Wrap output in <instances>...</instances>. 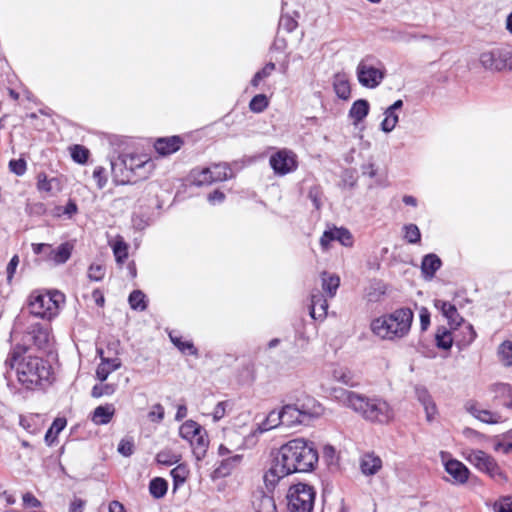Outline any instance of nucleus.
Here are the masks:
<instances>
[{"label": "nucleus", "instance_id": "nucleus-13", "mask_svg": "<svg viewBox=\"0 0 512 512\" xmlns=\"http://www.w3.org/2000/svg\"><path fill=\"white\" fill-rule=\"evenodd\" d=\"M414 393L418 402L423 406L426 420L428 422H432L435 419L438 410L430 392L425 386L416 385L414 388Z\"/></svg>", "mask_w": 512, "mask_h": 512}, {"label": "nucleus", "instance_id": "nucleus-64", "mask_svg": "<svg viewBox=\"0 0 512 512\" xmlns=\"http://www.w3.org/2000/svg\"><path fill=\"white\" fill-rule=\"evenodd\" d=\"M104 172L105 169L101 166H97L93 171V178L96 180L99 189H102L107 182Z\"/></svg>", "mask_w": 512, "mask_h": 512}, {"label": "nucleus", "instance_id": "nucleus-31", "mask_svg": "<svg viewBox=\"0 0 512 512\" xmlns=\"http://www.w3.org/2000/svg\"><path fill=\"white\" fill-rule=\"evenodd\" d=\"M281 410L284 426L292 427L304 422L303 418L301 417V412L298 410L297 404L285 405Z\"/></svg>", "mask_w": 512, "mask_h": 512}, {"label": "nucleus", "instance_id": "nucleus-17", "mask_svg": "<svg viewBox=\"0 0 512 512\" xmlns=\"http://www.w3.org/2000/svg\"><path fill=\"white\" fill-rule=\"evenodd\" d=\"M310 316L315 320H323L327 316L328 303L319 290L311 292Z\"/></svg>", "mask_w": 512, "mask_h": 512}, {"label": "nucleus", "instance_id": "nucleus-42", "mask_svg": "<svg viewBox=\"0 0 512 512\" xmlns=\"http://www.w3.org/2000/svg\"><path fill=\"white\" fill-rule=\"evenodd\" d=\"M191 181L196 186L210 185L212 184V176L208 168H203L201 170L194 169L191 172Z\"/></svg>", "mask_w": 512, "mask_h": 512}, {"label": "nucleus", "instance_id": "nucleus-46", "mask_svg": "<svg viewBox=\"0 0 512 512\" xmlns=\"http://www.w3.org/2000/svg\"><path fill=\"white\" fill-rule=\"evenodd\" d=\"M170 474L175 486L182 485L189 475L188 466L186 464H179L171 470Z\"/></svg>", "mask_w": 512, "mask_h": 512}, {"label": "nucleus", "instance_id": "nucleus-38", "mask_svg": "<svg viewBox=\"0 0 512 512\" xmlns=\"http://www.w3.org/2000/svg\"><path fill=\"white\" fill-rule=\"evenodd\" d=\"M116 262L122 265L128 257V245L121 236H117L111 243Z\"/></svg>", "mask_w": 512, "mask_h": 512}, {"label": "nucleus", "instance_id": "nucleus-11", "mask_svg": "<svg viewBox=\"0 0 512 512\" xmlns=\"http://www.w3.org/2000/svg\"><path fill=\"white\" fill-rule=\"evenodd\" d=\"M293 474L290 468L283 462L277 452L272 458L268 469L265 471L263 480L267 489H274L275 486L286 476Z\"/></svg>", "mask_w": 512, "mask_h": 512}, {"label": "nucleus", "instance_id": "nucleus-29", "mask_svg": "<svg viewBox=\"0 0 512 512\" xmlns=\"http://www.w3.org/2000/svg\"><path fill=\"white\" fill-rule=\"evenodd\" d=\"M72 249L73 247L69 243H63L55 249L50 245L47 260L53 261L55 264H63L70 258Z\"/></svg>", "mask_w": 512, "mask_h": 512}, {"label": "nucleus", "instance_id": "nucleus-50", "mask_svg": "<svg viewBox=\"0 0 512 512\" xmlns=\"http://www.w3.org/2000/svg\"><path fill=\"white\" fill-rule=\"evenodd\" d=\"M436 345L444 350H448L451 348L453 339L451 337V333L446 329H439L435 336Z\"/></svg>", "mask_w": 512, "mask_h": 512}, {"label": "nucleus", "instance_id": "nucleus-9", "mask_svg": "<svg viewBox=\"0 0 512 512\" xmlns=\"http://www.w3.org/2000/svg\"><path fill=\"white\" fill-rule=\"evenodd\" d=\"M124 158L133 182L147 179L154 170V162L146 155L125 154Z\"/></svg>", "mask_w": 512, "mask_h": 512}, {"label": "nucleus", "instance_id": "nucleus-19", "mask_svg": "<svg viewBox=\"0 0 512 512\" xmlns=\"http://www.w3.org/2000/svg\"><path fill=\"white\" fill-rule=\"evenodd\" d=\"M252 507L255 512H277L274 498L262 490L253 493Z\"/></svg>", "mask_w": 512, "mask_h": 512}, {"label": "nucleus", "instance_id": "nucleus-34", "mask_svg": "<svg viewBox=\"0 0 512 512\" xmlns=\"http://www.w3.org/2000/svg\"><path fill=\"white\" fill-rule=\"evenodd\" d=\"M479 471L488 474L494 481H496L499 484H504L508 480L506 474L499 467V465L492 456H490V458L485 463L483 468H481Z\"/></svg>", "mask_w": 512, "mask_h": 512}, {"label": "nucleus", "instance_id": "nucleus-28", "mask_svg": "<svg viewBox=\"0 0 512 512\" xmlns=\"http://www.w3.org/2000/svg\"><path fill=\"white\" fill-rule=\"evenodd\" d=\"M442 265L441 259L436 254H427L421 263V272L426 280H431Z\"/></svg>", "mask_w": 512, "mask_h": 512}, {"label": "nucleus", "instance_id": "nucleus-60", "mask_svg": "<svg viewBox=\"0 0 512 512\" xmlns=\"http://www.w3.org/2000/svg\"><path fill=\"white\" fill-rule=\"evenodd\" d=\"M9 168L14 174L22 176L27 170V164L24 159H13L9 162Z\"/></svg>", "mask_w": 512, "mask_h": 512}, {"label": "nucleus", "instance_id": "nucleus-24", "mask_svg": "<svg viewBox=\"0 0 512 512\" xmlns=\"http://www.w3.org/2000/svg\"><path fill=\"white\" fill-rule=\"evenodd\" d=\"M183 144V141L178 136H172L167 138H159L156 140L154 147L156 151L162 155H170L178 151Z\"/></svg>", "mask_w": 512, "mask_h": 512}, {"label": "nucleus", "instance_id": "nucleus-33", "mask_svg": "<svg viewBox=\"0 0 512 512\" xmlns=\"http://www.w3.org/2000/svg\"><path fill=\"white\" fill-rule=\"evenodd\" d=\"M115 414V407L113 404H106L98 406L94 409L91 420L96 425L108 424Z\"/></svg>", "mask_w": 512, "mask_h": 512}, {"label": "nucleus", "instance_id": "nucleus-10", "mask_svg": "<svg viewBox=\"0 0 512 512\" xmlns=\"http://www.w3.org/2000/svg\"><path fill=\"white\" fill-rule=\"evenodd\" d=\"M269 163L274 173L279 176L292 173L298 167L297 155L288 149H280L272 154Z\"/></svg>", "mask_w": 512, "mask_h": 512}, {"label": "nucleus", "instance_id": "nucleus-8", "mask_svg": "<svg viewBox=\"0 0 512 512\" xmlns=\"http://www.w3.org/2000/svg\"><path fill=\"white\" fill-rule=\"evenodd\" d=\"M479 62L485 70L489 71L512 69V53L504 48H493L483 51L479 56Z\"/></svg>", "mask_w": 512, "mask_h": 512}, {"label": "nucleus", "instance_id": "nucleus-5", "mask_svg": "<svg viewBox=\"0 0 512 512\" xmlns=\"http://www.w3.org/2000/svg\"><path fill=\"white\" fill-rule=\"evenodd\" d=\"M64 300V294L59 291L32 293L29 298V310L37 317L51 319L58 314Z\"/></svg>", "mask_w": 512, "mask_h": 512}, {"label": "nucleus", "instance_id": "nucleus-23", "mask_svg": "<svg viewBox=\"0 0 512 512\" xmlns=\"http://www.w3.org/2000/svg\"><path fill=\"white\" fill-rule=\"evenodd\" d=\"M37 189L52 196L62 190V183L59 178H48L44 172H41L37 175Z\"/></svg>", "mask_w": 512, "mask_h": 512}, {"label": "nucleus", "instance_id": "nucleus-35", "mask_svg": "<svg viewBox=\"0 0 512 512\" xmlns=\"http://www.w3.org/2000/svg\"><path fill=\"white\" fill-rule=\"evenodd\" d=\"M297 405L304 421L313 417H318L321 414V406L314 398L308 397L305 402L297 403Z\"/></svg>", "mask_w": 512, "mask_h": 512}, {"label": "nucleus", "instance_id": "nucleus-30", "mask_svg": "<svg viewBox=\"0 0 512 512\" xmlns=\"http://www.w3.org/2000/svg\"><path fill=\"white\" fill-rule=\"evenodd\" d=\"M333 89L336 95L343 99L347 100L351 95V87L349 83V78L345 73H337L333 77Z\"/></svg>", "mask_w": 512, "mask_h": 512}, {"label": "nucleus", "instance_id": "nucleus-52", "mask_svg": "<svg viewBox=\"0 0 512 512\" xmlns=\"http://www.w3.org/2000/svg\"><path fill=\"white\" fill-rule=\"evenodd\" d=\"M269 104L268 98L264 94H258L254 96L249 104L251 111L260 113L264 111Z\"/></svg>", "mask_w": 512, "mask_h": 512}, {"label": "nucleus", "instance_id": "nucleus-40", "mask_svg": "<svg viewBox=\"0 0 512 512\" xmlns=\"http://www.w3.org/2000/svg\"><path fill=\"white\" fill-rule=\"evenodd\" d=\"M497 356L503 366H512V342L506 340L497 349Z\"/></svg>", "mask_w": 512, "mask_h": 512}, {"label": "nucleus", "instance_id": "nucleus-6", "mask_svg": "<svg viewBox=\"0 0 512 512\" xmlns=\"http://www.w3.org/2000/svg\"><path fill=\"white\" fill-rule=\"evenodd\" d=\"M316 492L305 483L292 485L287 493V507L290 512H312Z\"/></svg>", "mask_w": 512, "mask_h": 512}, {"label": "nucleus", "instance_id": "nucleus-15", "mask_svg": "<svg viewBox=\"0 0 512 512\" xmlns=\"http://www.w3.org/2000/svg\"><path fill=\"white\" fill-rule=\"evenodd\" d=\"M465 408L468 413H470L473 417H475L476 419L483 423L498 424L503 422V417L500 413L487 409H482L475 402H468L465 405Z\"/></svg>", "mask_w": 512, "mask_h": 512}, {"label": "nucleus", "instance_id": "nucleus-1", "mask_svg": "<svg viewBox=\"0 0 512 512\" xmlns=\"http://www.w3.org/2000/svg\"><path fill=\"white\" fill-rule=\"evenodd\" d=\"M27 350L26 347H15L6 364L16 369L18 381L27 389L50 384L53 376L51 365L41 357L23 355Z\"/></svg>", "mask_w": 512, "mask_h": 512}, {"label": "nucleus", "instance_id": "nucleus-41", "mask_svg": "<svg viewBox=\"0 0 512 512\" xmlns=\"http://www.w3.org/2000/svg\"><path fill=\"white\" fill-rule=\"evenodd\" d=\"M201 428V425H199L197 422L193 420H187L180 426L179 435L183 439L191 441L193 438H195V435L197 436V433Z\"/></svg>", "mask_w": 512, "mask_h": 512}, {"label": "nucleus", "instance_id": "nucleus-16", "mask_svg": "<svg viewBox=\"0 0 512 512\" xmlns=\"http://www.w3.org/2000/svg\"><path fill=\"white\" fill-rule=\"evenodd\" d=\"M434 306L447 319L452 329H456L463 322V318L458 313L457 308L450 302L436 299L434 301Z\"/></svg>", "mask_w": 512, "mask_h": 512}, {"label": "nucleus", "instance_id": "nucleus-18", "mask_svg": "<svg viewBox=\"0 0 512 512\" xmlns=\"http://www.w3.org/2000/svg\"><path fill=\"white\" fill-rule=\"evenodd\" d=\"M101 362L96 370V377L99 381H105L108 376L121 367V360L118 357L106 358L103 356V351L98 350Z\"/></svg>", "mask_w": 512, "mask_h": 512}, {"label": "nucleus", "instance_id": "nucleus-32", "mask_svg": "<svg viewBox=\"0 0 512 512\" xmlns=\"http://www.w3.org/2000/svg\"><path fill=\"white\" fill-rule=\"evenodd\" d=\"M369 109L370 105L367 100H356L349 110V117L353 120V124L357 125L358 123L363 121L367 117Z\"/></svg>", "mask_w": 512, "mask_h": 512}, {"label": "nucleus", "instance_id": "nucleus-4", "mask_svg": "<svg viewBox=\"0 0 512 512\" xmlns=\"http://www.w3.org/2000/svg\"><path fill=\"white\" fill-rule=\"evenodd\" d=\"M277 452L292 473L309 472L318 462V452L313 443L303 438L290 440Z\"/></svg>", "mask_w": 512, "mask_h": 512}, {"label": "nucleus", "instance_id": "nucleus-51", "mask_svg": "<svg viewBox=\"0 0 512 512\" xmlns=\"http://www.w3.org/2000/svg\"><path fill=\"white\" fill-rule=\"evenodd\" d=\"M275 70V64L273 62L267 63L260 71H258L251 80V85L257 87L259 83L268 78Z\"/></svg>", "mask_w": 512, "mask_h": 512}, {"label": "nucleus", "instance_id": "nucleus-62", "mask_svg": "<svg viewBox=\"0 0 512 512\" xmlns=\"http://www.w3.org/2000/svg\"><path fill=\"white\" fill-rule=\"evenodd\" d=\"M133 449L134 444L131 439H122L118 445V452L125 457L132 455Z\"/></svg>", "mask_w": 512, "mask_h": 512}, {"label": "nucleus", "instance_id": "nucleus-3", "mask_svg": "<svg viewBox=\"0 0 512 512\" xmlns=\"http://www.w3.org/2000/svg\"><path fill=\"white\" fill-rule=\"evenodd\" d=\"M414 314L410 308H399L395 311L374 319L371 322L372 332L384 340H400L408 335Z\"/></svg>", "mask_w": 512, "mask_h": 512}, {"label": "nucleus", "instance_id": "nucleus-36", "mask_svg": "<svg viewBox=\"0 0 512 512\" xmlns=\"http://www.w3.org/2000/svg\"><path fill=\"white\" fill-rule=\"evenodd\" d=\"M321 283L322 289L326 293L327 297L333 298L336 295L337 289L339 288L340 278L336 274L322 272Z\"/></svg>", "mask_w": 512, "mask_h": 512}, {"label": "nucleus", "instance_id": "nucleus-2", "mask_svg": "<svg viewBox=\"0 0 512 512\" xmlns=\"http://www.w3.org/2000/svg\"><path fill=\"white\" fill-rule=\"evenodd\" d=\"M332 397L340 404L359 413L367 421L387 424L394 418L393 408L382 398H370L342 388L333 389Z\"/></svg>", "mask_w": 512, "mask_h": 512}, {"label": "nucleus", "instance_id": "nucleus-7", "mask_svg": "<svg viewBox=\"0 0 512 512\" xmlns=\"http://www.w3.org/2000/svg\"><path fill=\"white\" fill-rule=\"evenodd\" d=\"M356 76L359 84L365 88L375 89L385 77V69L374 64V58L367 56L360 60L356 67Z\"/></svg>", "mask_w": 512, "mask_h": 512}, {"label": "nucleus", "instance_id": "nucleus-45", "mask_svg": "<svg viewBox=\"0 0 512 512\" xmlns=\"http://www.w3.org/2000/svg\"><path fill=\"white\" fill-rule=\"evenodd\" d=\"M332 377L334 380L343 383L345 385H354L353 375L347 368L336 367L332 371Z\"/></svg>", "mask_w": 512, "mask_h": 512}, {"label": "nucleus", "instance_id": "nucleus-27", "mask_svg": "<svg viewBox=\"0 0 512 512\" xmlns=\"http://www.w3.org/2000/svg\"><path fill=\"white\" fill-rule=\"evenodd\" d=\"M189 443L192 446L193 454L196 457V459L198 461L202 460L206 455L207 448L209 445V439L206 431L203 428H201L197 433V436L195 435V438L189 441Z\"/></svg>", "mask_w": 512, "mask_h": 512}, {"label": "nucleus", "instance_id": "nucleus-54", "mask_svg": "<svg viewBox=\"0 0 512 512\" xmlns=\"http://www.w3.org/2000/svg\"><path fill=\"white\" fill-rule=\"evenodd\" d=\"M72 159L79 163L84 164L88 160L89 150L81 145H74L70 148Z\"/></svg>", "mask_w": 512, "mask_h": 512}, {"label": "nucleus", "instance_id": "nucleus-49", "mask_svg": "<svg viewBox=\"0 0 512 512\" xmlns=\"http://www.w3.org/2000/svg\"><path fill=\"white\" fill-rule=\"evenodd\" d=\"M129 304L132 309L143 311L147 305L145 302V294L140 290H134L129 296Z\"/></svg>", "mask_w": 512, "mask_h": 512}, {"label": "nucleus", "instance_id": "nucleus-55", "mask_svg": "<svg viewBox=\"0 0 512 512\" xmlns=\"http://www.w3.org/2000/svg\"><path fill=\"white\" fill-rule=\"evenodd\" d=\"M180 456L171 451H161L156 455V461L159 464L171 466L179 461Z\"/></svg>", "mask_w": 512, "mask_h": 512}, {"label": "nucleus", "instance_id": "nucleus-25", "mask_svg": "<svg viewBox=\"0 0 512 512\" xmlns=\"http://www.w3.org/2000/svg\"><path fill=\"white\" fill-rule=\"evenodd\" d=\"M382 468V460L373 453H367L360 459L361 472L366 476L377 474Z\"/></svg>", "mask_w": 512, "mask_h": 512}, {"label": "nucleus", "instance_id": "nucleus-21", "mask_svg": "<svg viewBox=\"0 0 512 512\" xmlns=\"http://www.w3.org/2000/svg\"><path fill=\"white\" fill-rule=\"evenodd\" d=\"M28 337L38 349L47 348L51 340L49 329L39 324L31 326Z\"/></svg>", "mask_w": 512, "mask_h": 512}, {"label": "nucleus", "instance_id": "nucleus-56", "mask_svg": "<svg viewBox=\"0 0 512 512\" xmlns=\"http://www.w3.org/2000/svg\"><path fill=\"white\" fill-rule=\"evenodd\" d=\"M493 512H512V497H501L493 504Z\"/></svg>", "mask_w": 512, "mask_h": 512}, {"label": "nucleus", "instance_id": "nucleus-53", "mask_svg": "<svg viewBox=\"0 0 512 512\" xmlns=\"http://www.w3.org/2000/svg\"><path fill=\"white\" fill-rule=\"evenodd\" d=\"M65 426V419L57 418L56 420H54V422L52 423L51 427L49 428L45 435V440L48 443H50V441H53V439L56 438V436L64 429Z\"/></svg>", "mask_w": 512, "mask_h": 512}, {"label": "nucleus", "instance_id": "nucleus-37", "mask_svg": "<svg viewBox=\"0 0 512 512\" xmlns=\"http://www.w3.org/2000/svg\"><path fill=\"white\" fill-rule=\"evenodd\" d=\"M464 456H465V459L470 463L472 464L473 466H475L478 470H480L481 468H483V466L485 465V463L488 461V459L490 458V455H488L487 453H485L484 451L482 450H476V449H467L465 452H464Z\"/></svg>", "mask_w": 512, "mask_h": 512}, {"label": "nucleus", "instance_id": "nucleus-58", "mask_svg": "<svg viewBox=\"0 0 512 512\" xmlns=\"http://www.w3.org/2000/svg\"><path fill=\"white\" fill-rule=\"evenodd\" d=\"M225 442L229 446L230 443L239 445V450L245 447V439L236 430H228L225 433Z\"/></svg>", "mask_w": 512, "mask_h": 512}, {"label": "nucleus", "instance_id": "nucleus-47", "mask_svg": "<svg viewBox=\"0 0 512 512\" xmlns=\"http://www.w3.org/2000/svg\"><path fill=\"white\" fill-rule=\"evenodd\" d=\"M404 239L410 244H417L421 240V233L417 225L406 224L403 226Z\"/></svg>", "mask_w": 512, "mask_h": 512}, {"label": "nucleus", "instance_id": "nucleus-39", "mask_svg": "<svg viewBox=\"0 0 512 512\" xmlns=\"http://www.w3.org/2000/svg\"><path fill=\"white\" fill-rule=\"evenodd\" d=\"M212 182L224 181L232 177V170L227 164H215L209 167Z\"/></svg>", "mask_w": 512, "mask_h": 512}, {"label": "nucleus", "instance_id": "nucleus-63", "mask_svg": "<svg viewBox=\"0 0 512 512\" xmlns=\"http://www.w3.org/2000/svg\"><path fill=\"white\" fill-rule=\"evenodd\" d=\"M148 417L153 422H160L164 418V408L161 404H155L148 414Z\"/></svg>", "mask_w": 512, "mask_h": 512}, {"label": "nucleus", "instance_id": "nucleus-44", "mask_svg": "<svg viewBox=\"0 0 512 512\" xmlns=\"http://www.w3.org/2000/svg\"><path fill=\"white\" fill-rule=\"evenodd\" d=\"M262 425H263V428H262L261 432L265 431V430H270V429L276 428L279 425H283L282 410L271 411L268 414V416L266 417V419Z\"/></svg>", "mask_w": 512, "mask_h": 512}, {"label": "nucleus", "instance_id": "nucleus-43", "mask_svg": "<svg viewBox=\"0 0 512 512\" xmlns=\"http://www.w3.org/2000/svg\"><path fill=\"white\" fill-rule=\"evenodd\" d=\"M168 489V484L163 478H154L150 481L149 491L157 499L162 498Z\"/></svg>", "mask_w": 512, "mask_h": 512}, {"label": "nucleus", "instance_id": "nucleus-59", "mask_svg": "<svg viewBox=\"0 0 512 512\" xmlns=\"http://www.w3.org/2000/svg\"><path fill=\"white\" fill-rule=\"evenodd\" d=\"M105 276V267L100 264H92L88 269V278L92 281H101Z\"/></svg>", "mask_w": 512, "mask_h": 512}, {"label": "nucleus", "instance_id": "nucleus-14", "mask_svg": "<svg viewBox=\"0 0 512 512\" xmlns=\"http://www.w3.org/2000/svg\"><path fill=\"white\" fill-rule=\"evenodd\" d=\"M442 459L444 461L445 471L452 477L453 482L457 484H464L469 478L468 468L460 461L455 459L445 460V453L442 452Z\"/></svg>", "mask_w": 512, "mask_h": 512}, {"label": "nucleus", "instance_id": "nucleus-26", "mask_svg": "<svg viewBox=\"0 0 512 512\" xmlns=\"http://www.w3.org/2000/svg\"><path fill=\"white\" fill-rule=\"evenodd\" d=\"M242 455L234 454L224 458L219 466L215 468L213 474L215 478L226 477L241 463Z\"/></svg>", "mask_w": 512, "mask_h": 512}, {"label": "nucleus", "instance_id": "nucleus-48", "mask_svg": "<svg viewBox=\"0 0 512 512\" xmlns=\"http://www.w3.org/2000/svg\"><path fill=\"white\" fill-rule=\"evenodd\" d=\"M385 118L381 122V130L385 133L391 132L398 123V115L389 109L384 112Z\"/></svg>", "mask_w": 512, "mask_h": 512}, {"label": "nucleus", "instance_id": "nucleus-61", "mask_svg": "<svg viewBox=\"0 0 512 512\" xmlns=\"http://www.w3.org/2000/svg\"><path fill=\"white\" fill-rule=\"evenodd\" d=\"M114 392V389L111 385L109 384H104V385H95L93 388H92V391H91V395L92 397L94 398H99L103 395H110Z\"/></svg>", "mask_w": 512, "mask_h": 512}, {"label": "nucleus", "instance_id": "nucleus-12", "mask_svg": "<svg viewBox=\"0 0 512 512\" xmlns=\"http://www.w3.org/2000/svg\"><path fill=\"white\" fill-rule=\"evenodd\" d=\"M332 241H338L345 247L353 245V236L349 230L345 228L333 227L325 230L320 238V245L323 250H328Z\"/></svg>", "mask_w": 512, "mask_h": 512}, {"label": "nucleus", "instance_id": "nucleus-20", "mask_svg": "<svg viewBox=\"0 0 512 512\" xmlns=\"http://www.w3.org/2000/svg\"><path fill=\"white\" fill-rule=\"evenodd\" d=\"M124 155L119 156L117 159L111 161V171L114 182L117 184L133 183L132 175L127 169V165H124Z\"/></svg>", "mask_w": 512, "mask_h": 512}, {"label": "nucleus", "instance_id": "nucleus-22", "mask_svg": "<svg viewBox=\"0 0 512 512\" xmlns=\"http://www.w3.org/2000/svg\"><path fill=\"white\" fill-rule=\"evenodd\" d=\"M494 399L502 401V404L512 409V386L508 383H494L488 387Z\"/></svg>", "mask_w": 512, "mask_h": 512}, {"label": "nucleus", "instance_id": "nucleus-57", "mask_svg": "<svg viewBox=\"0 0 512 512\" xmlns=\"http://www.w3.org/2000/svg\"><path fill=\"white\" fill-rule=\"evenodd\" d=\"M171 341L174 345L183 353L188 352L191 355H197V349L194 347L193 343L188 341H182L180 338L173 337L170 335Z\"/></svg>", "mask_w": 512, "mask_h": 512}]
</instances>
